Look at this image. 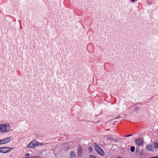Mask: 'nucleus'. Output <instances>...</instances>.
<instances>
[{
  "mask_svg": "<svg viewBox=\"0 0 158 158\" xmlns=\"http://www.w3.org/2000/svg\"><path fill=\"white\" fill-rule=\"evenodd\" d=\"M11 126L9 123L0 124V133H5L8 132L12 131Z\"/></svg>",
  "mask_w": 158,
  "mask_h": 158,
  "instance_id": "1",
  "label": "nucleus"
},
{
  "mask_svg": "<svg viewBox=\"0 0 158 158\" xmlns=\"http://www.w3.org/2000/svg\"><path fill=\"white\" fill-rule=\"evenodd\" d=\"M146 147L147 150L154 152L156 151V149L158 148V143H155L153 144V145L148 144Z\"/></svg>",
  "mask_w": 158,
  "mask_h": 158,
  "instance_id": "2",
  "label": "nucleus"
},
{
  "mask_svg": "<svg viewBox=\"0 0 158 158\" xmlns=\"http://www.w3.org/2000/svg\"><path fill=\"white\" fill-rule=\"evenodd\" d=\"M12 139L13 138L11 136H10L4 139H0V145L7 143L10 142Z\"/></svg>",
  "mask_w": 158,
  "mask_h": 158,
  "instance_id": "3",
  "label": "nucleus"
},
{
  "mask_svg": "<svg viewBox=\"0 0 158 158\" xmlns=\"http://www.w3.org/2000/svg\"><path fill=\"white\" fill-rule=\"evenodd\" d=\"M11 148L8 147H3L0 148V153H5L10 152Z\"/></svg>",
  "mask_w": 158,
  "mask_h": 158,
  "instance_id": "4",
  "label": "nucleus"
},
{
  "mask_svg": "<svg viewBox=\"0 0 158 158\" xmlns=\"http://www.w3.org/2000/svg\"><path fill=\"white\" fill-rule=\"evenodd\" d=\"M95 149L96 151L100 155L104 156V153L102 148L98 145H95Z\"/></svg>",
  "mask_w": 158,
  "mask_h": 158,
  "instance_id": "5",
  "label": "nucleus"
},
{
  "mask_svg": "<svg viewBox=\"0 0 158 158\" xmlns=\"http://www.w3.org/2000/svg\"><path fill=\"white\" fill-rule=\"evenodd\" d=\"M37 141L35 140L32 141L27 146V148H33L37 146Z\"/></svg>",
  "mask_w": 158,
  "mask_h": 158,
  "instance_id": "6",
  "label": "nucleus"
},
{
  "mask_svg": "<svg viewBox=\"0 0 158 158\" xmlns=\"http://www.w3.org/2000/svg\"><path fill=\"white\" fill-rule=\"evenodd\" d=\"M82 148L80 145H79L77 151V154L78 156L79 157H81L82 155Z\"/></svg>",
  "mask_w": 158,
  "mask_h": 158,
  "instance_id": "7",
  "label": "nucleus"
},
{
  "mask_svg": "<svg viewBox=\"0 0 158 158\" xmlns=\"http://www.w3.org/2000/svg\"><path fill=\"white\" fill-rule=\"evenodd\" d=\"M136 143L139 146L142 145L143 143V141L141 139H138L135 140Z\"/></svg>",
  "mask_w": 158,
  "mask_h": 158,
  "instance_id": "8",
  "label": "nucleus"
},
{
  "mask_svg": "<svg viewBox=\"0 0 158 158\" xmlns=\"http://www.w3.org/2000/svg\"><path fill=\"white\" fill-rule=\"evenodd\" d=\"M70 157L71 158H75L76 157V154L75 152L73 151H71L69 153Z\"/></svg>",
  "mask_w": 158,
  "mask_h": 158,
  "instance_id": "9",
  "label": "nucleus"
},
{
  "mask_svg": "<svg viewBox=\"0 0 158 158\" xmlns=\"http://www.w3.org/2000/svg\"><path fill=\"white\" fill-rule=\"evenodd\" d=\"M107 139L108 140H109L111 141H113V142H116L117 140L115 139H113V138H112L111 137H108L107 138Z\"/></svg>",
  "mask_w": 158,
  "mask_h": 158,
  "instance_id": "10",
  "label": "nucleus"
},
{
  "mask_svg": "<svg viewBox=\"0 0 158 158\" xmlns=\"http://www.w3.org/2000/svg\"><path fill=\"white\" fill-rule=\"evenodd\" d=\"M139 110V107L135 106L134 108V111L135 112H138Z\"/></svg>",
  "mask_w": 158,
  "mask_h": 158,
  "instance_id": "11",
  "label": "nucleus"
},
{
  "mask_svg": "<svg viewBox=\"0 0 158 158\" xmlns=\"http://www.w3.org/2000/svg\"><path fill=\"white\" fill-rule=\"evenodd\" d=\"M37 146H42L44 145V143H43L42 142H37Z\"/></svg>",
  "mask_w": 158,
  "mask_h": 158,
  "instance_id": "12",
  "label": "nucleus"
},
{
  "mask_svg": "<svg viewBox=\"0 0 158 158\" xmlns=\"http://www.w3.org/2000/svg\"><path fill=\"white\" fill-rule=\"evenodd\" d=\"M135 153H136V154H139V153H140V150H139V148H136V150Z\"/></svg>",
  "mask_w": 158,
  "mask_h": 158,
  "instance_id": "13",
  "label": "nucleus"
},
{
  "mask_svg": "<svg viewBox=\"0 0 158 158\" xmlns=\"http://www.w3.org/2000/svg\"><path fill=\"white\" fill-rule=\"evenodd\" d=\"M135 150V148L134 146H132L131 147L130 149V151L131 152H134Z\"/></svg>",
  "mask_w": 158,
  "mask_h": 158,
  "instance_id": "14",
  "label": "nucleus"
},
{
  "mask_svg": "<svg viewBox=\"0 0 158 158\" xmlns=\"http://www.w3.org/2000/svg\"><path fill=\"white\" fill-rule=\"evenodd\" d=\"M89 158H97L95 156L93 155H90Z\"/></svg>",
  "mask_w": 158,
  "mask_h": 158,
  "instance_id": "15",
  "label": "nucleus"
},
{
  "mask_svg": "<svg viewBox=\"0 0 158 158\" xmlns=\"http://www.w3.org/2000/svg\"><path fill=\"white\" fill-rule=\"evenodd\" d=\"M30 154L29 153H27L25 155V156H24V157H27V156H30Z\"/></svg>",
  "mask_w": 158,
  "mask_h": 158,
  "instance_id": "16",
  "label": "nucleus"
},
{
  "mask_svg": "<svg viewBox=\"0 0 158 158\" xmlns=\"http://www.w3.org/2000/svg\"><path fill=\"white\" fill-rule=\"evenodd\" d=\"M88 151H89V152H91L92 149L91 147H89L88 148Z\"/></svg>",
  "mask_w": 158,
  "mask_h": 158,
  "instance_id": "17",
  "label": "nucleus"
},
{
  "mask_svg": "<svg viewBox=\"0 0 158 158\" xmlns=\"http://www.w3.org/2000/svg\"><path fill=\"white\" fill-rule=\"evenodd\" d=\"M132 135H125V136L126 137H128Z\"/></svg>",
  "mask_w": 158,
  "mask_h": 158,
  "instance_id": "18",
  "label": "nucleus"
},
{
  "mask_svg": "<svg viewBox=\"0 0 158 158\" xmlns=\"http://www.w3.org/2000/svg\"><path fill=\"white\" fill-rule=\"evenodd\" d=\"M67 150H68L69 149V147H67L66 148Z\"/></svg>",
  "mask_w": 158,
  "mask_h": 158,
  "instance_id": "19",
  "label": "nucleus"
},
{
  "mask_svg": "<svg viewBox=\"0 0 158 158\" xmlns=\"http://www.w3.org/2000/svg\"><path fill=\"white\" fill-rule=\"evenodd\" d=\"M24 158H31V157L30 156H27V157H24Z\"/></svg>",
  "mask_w": 158,
  "mask_h": 158,
  "instance_id": "20",
  "label": "nucleus"
}]
</instances>
